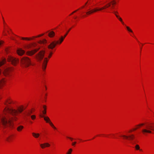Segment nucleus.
<instances>
[{"label": "nucleus", "instance_id": "obj_17", "mask_svg": "<svg viewBox=\"0 0 154 154\" xmlns=\"http://www.w3.org/2000/svg\"><path fill=\"white\" fill-rule=\"evenodd\" d=\"M48 35L50 37H53L55 35V33L54 32L51 31L49 33Z\"/></svg>", "mask_w": 154, "mask_h": 154}, {"label": "nucleus", "instance_id": "obj_2", "mask_svg": "<svg viewBox=\"0 0 154 154\" xmlns=\"http://www.w3.org/2000/svg\"><path fill=\"white\" fill-rule=\"evenodd\" d=\"M115 2L114 1H113L108 3H106L104 6L98 9L95 8L90 10L86 12V13L87 15H90L94 12H96L97 11H102L103 10L105 9L108 8L109 7L111 6V5L112 4V5H113L115 4Z\"/></svg>", "mask_w": 154, "mask_h": 154}, {"label": "nucleus", "instance_id": "obj_42", "mask_svg": "<svg viewBox=\"0 0 154 154\" xmlns=\"http://www.w3.org/2000/svg\"><path fill=\"white\" fill-rule=\"evenodd\" d=\"M78 10H76V11H73V12H72V13H73V14L75 12H76V11H77Z\"/></svg>", "mask_w": 154, "mask_h": 154}, {"label": "nucleus", "instance_id": "obj_32", "mask_svg": "<svg viewBox=\"0 0 154 154\" xmlns=\"http://www.w3.org/2000/svg\"><path fill=\"white\" fill-rule=\"evenodd\" d=\"M71 29V28H70L68 31L66 33V34L64 35V36H65V37H66V36L68 34V32H69V31L70 30V29Z\"/></svg>", "mask_w": 154, "mask_h": 154}, {"label": "nucleus", "instance_id": "obj_41", "mask_svg": "<svg viewBox=\"0 0 154 154\" xmlns=\"http://www.w3.org/2000/svg\"><path fill=\"white\" fill-rule=\"evenodd\" d=\"M29 115H30V113H32V110H29Z\"/></svg>", "mask_w": 154, "mask_h": 154}, {"label": "nucleus", "instance_id": "obj_11", "mask_svg": "<svg viewBox=\"0 0 154 154\" xmlns=\"http://www.w3.org/2000/svg\"><path fill=\"white\" fill-rule=\"evenodd\" d=\"M48 60L47 57L45 58L42 64V69L43 70L45 69Z\"/></svg>", "mask_w": 154, "mask_h": 154}, {"label": "nucleus", "instance_id": "obj_3", "mask_svg": "<svg viewBox=\"0 0 154 154\" xmlns=\"http://www.w3.org/2000/svg\"><path fill=\"white\" fill-rule=\"evenodd\" d=\"M152 131H154V123H149L146 125L145 128L142 130L143 134L146 135L147 133H152Z\"/></svg>", "mask_w": 154, "mask_h": 154}, {"label": "nucleus", "instance_id": "obj_16", "mask_svg": "<svg viewBox=\"0 0 154 154\" xmlns=\"http://www.w3.org/2000/svg\"><path fill=\"white\" fill-rule=\"evenodd\" d=\"M116 0H107L106 2H107V3H108L113 1H114L115 2V4H114L113 5H112V4H111V6L109 7L111 8V9L114 8V5L116 4V2L115 1Z\"/></svg>", "mask_w": 154, "mask_h": 154}, {"label": "nucleus", "instance_id": "obj_8", "mask_svg": "<svg viewBox=\"0 0 154 154\" xmlns=\"http://www.w3.org/2000/svg\"><path fill=\"white\" fill-rule=\"evenodd\" d=\"M21 62L24 66L27 67L28 66L29 59L27 57H24L21 59Z\"/></svg>", "mask_w": 154, "mask_h": 154}, {"label": "nucleus", "instance_id": "obj_51", "mask_svg": "<svg viewBox=\"0 0 154 154\" xmlns=\"http://www.w3.org/2000/svg\"><path fill=\"white\" fill-rule=\"evenodd\" d=\"M2 19H3V20H4V18H3V17H2Z\"/></svg>", "mask_w": 154, "mask_h": 154}, {"label": "nucleus", "instance_id": "obj_30", "mask_svg": "<svg viewBox=\"0 0 154 154\" xmlns=\"http://www.w3.org/2000/svg\"><path fill=\"white\" fill-rule=\"evenodd\" d=\"M112 12L113 13H114L115 14V15L116 16V15H118L117 14H118V12L117 11H113Z\"/></svg>", "mask_w": 154, "mask_h": 154}, {"label": "nucleus", "instance_id": "obj_10", "mask_svg": "<svg viewBox=\"0 0 154 154\" xmlns=\"http://www.w3.org/2000/svg\"><path fill=\"white\" fill-rule=\"evenodd\" d=\"M121 137H123L124 138L128 139V140H132L134 138V137L133 134H131L129 136H126L125 135H123L121 136Z\"/></svg>", "mask_w": 154, "mask_h": 154}, {"label": "nucleus", "instance_id": "obj_14", "mask_svg": "<svg viewBox=\"0 0 154 154\" xmlns=\"http://www.w3.org/2000/svg\"><path fill=\"white\" fill-rule=\"evenodd\" d=\"M12 69V68L10 67H8L5 70V71L4 72V75H6L8 74L9 72L11 71Z\"/></svg>", "mask_w": 154, "mask_h": 154}, {"label": "nucleus", "instance_id": "obj_28", "mask_svg": "<svg viewBox=\"0 0 154 154\" xmlns=\"http://www.w3.org/2000/svg\"><path fill=\"white\" fill-rule=\"evenodd\" d=\"M72 151V149H69L68 152L66 153V154H71Z\"/></svg>", "mask_w": 154, "mask_h": 154}, {"label": "nucleus", "instance_id": "obj_34", "mask_svg": "<svg viewBox=\"0 0 154 154\" xmlns=\"http://www.w3.org/2000/svg\"><path fill=\"white\" fill-rule=\"evenodd\" d=\"M21 39L23 40H28L29 39L27 38H24V37H22L21 38Z\"/></svg>", "mask_w": 154, "mask_h": 154}, {"label": "nucleus", "instance_id": "obj_43", "mask_svg": "<svg viewBox=\"0 0 154 154\" xmlns=\"http://www.w3.org/2000/svg\"><path fill=\"white\" fill-rule=\"evenodd\" d=\"M131 143H132L133 144H134V143L133 142H132V141H131Z\"/></svg>", "mask_w": 154, "mask_h": 154}, {"label": "nucleus", "instance_id": "obj_47", "mask_svg": "<svg viewBox=\"0 0 154 154\" xmlns=\"http://www.w3.org/2000/svg\"><path fill=\"white\" fill-rule=\"evenodd\" d=\"M4 35H7V34H6V33H5V34H4Z\"/></svg>", "mask_w": 154, "mask_h": 154}, {"label": "nucleus", "instance_id": "obj_6", "mask_svg": "<svg viewBox=\"0 0 154 154\" xmlns=\"http://www.w3.org/2000/svg\"><path fill=\"white\" fill-rule=\"evenodd\" d=\"M45 53V51L44 50H42L40 51L36 55V58L38 60L41 61L43 59Z\"/></svg>", "mask_w": 154, "mask_h": 154}, {"label": "nucleus", "instance_id": "obj_7", "mask_svg": "<svg viewBox=\"0 0 154 154\" xmlns=\"http://www.w3.org/2000/svg\"><path fill=\"white\" fill-rule=\"evenodd\" d=\"M8 61L11 62L12 64L16 65L19 62V60L12 57H9L8 59Z\"/></svg>", "mask_w": 154, "mask_h": 154}, {"label": "nucleus", "instance_id": "obj_4", "mask_svg": "<svg viewBox=\"0 0 154 154\" xmlns=\"http://www.w3.org/2000/svg\"><path fill=\"white\" fill-rule=\"evenodd\" d=\"M31 48V50H29V56L34 54L40 49V47L37 45V44L33 42L29 43V48Z\"/></svg>", "mask_w": 154, "mask_h": 154}, {"label": "nucleus", "instance_id": "obj_36", "mask_svg": "<svg viewBox=\"0 0 154 154\" xmlns=\"http://www.w3.org/2000/svg\"><path fill=\"white\" fill-rule=\"evenodd\" d=\"M76 143V142H73L72 143V146H74Z\"/></svg>", "mask_w": 154, "mask_h": 154}, {"label": "nucleus", "instance_id": "obj_26", "mask_svg": "<svg viewBox=\"0 0 154 154\" xmlns=\"http://www.w3.org/2000/svg\"><path fill=\"white\" fill-rule=\"evenodd\" d=\"M32 134H33V136L36 137V138H37V137H38L39 136V134H35V133H33Z\"/></svg>", "mask_w": 154, "mask_h": 154}, {"label": "nucleus", "instance_id": "obj_44", "mask_svg": "<svg viewBox=\"0 0 154 154\" xmlns=\"http://www.w3.org/2000/svg\"><path fill=\"white\" fill-rule=\"evenodd\" d=\"M3 23H4V24H5V21L4 20H3Z\"/></svg>", "mask_w": 154, "mask_h": 154}, {"label": "nucleus", "instance_id": "obj_5", "mask_svg": "<svg viewBox=\"0 0 154 154\" xmlns=\"http://www.w3.org/2000/svg\"><path fill=\"white\" fill-rule=\"evenodd\" d=\"M65 37V36H61L59 39V41H54L51 42L50 44L48 46V48L49 49H52L56 46L57 44H60L63 41Z\"/></svg>", "mask_w": 154, "mask_h": 154}, {"label": "nucleus", "instance_id": "obj_27", "mask_svg": "<svg viewBox=\"0 0 154 154\" xmlns=\"http://www.w3.org/2000/svg\"><path fill=\"white\" fill-rule=\"evenodd\" d=\"M135 148L137 150H140V151H142L141 149H140V146L138 145H136L135 146Z\"/></svg>", "mask_w": 154, "mask_h": 154}, {"label": "nucleus", "instance_id": "obj_22", "mask_svg": "<svg viewBox=\"0 0 154 154\" xmlns=\"http://www.w3.org/2000/svg\"><path fill=\"white\" fill-rule=\"evenodd\" d=\"M12 103H13V101L11 100L10 99H8V100H7L6 101V102L5 103V105H7V103L8 104H10Z\"/></svg>", "mask_w": 154, "mask_h": 154}, {"label": "nucleus", "instance_id": "obj_15", "mask_svg": "<svg viewBox=\"0 0 154 154\" xmlns=\"http://www.w3.org/2000/svg\"><path fill=\"white\" fill-rule=\"evenodd\" d=\"M5 82L6 81L4 79H2L0 81V88L5 84Z\"/></svg>", "mask_w": 154, "mask_h": 154}, {"label": "nucleus", "instance_id": "obj_25", "mask_svg": "<svg viewBox=\"0 0 154 154\" xmlns=\"http://www.w3.org/2000/svg\"><path fill=\"white\" fill-rule=\"evenodd\" d=\"M43 107L44 109V110L42 111V112L44 114H46V106H45L44 105L43 106Z\"/></svg>", "mask_w": 154, "mask_h": 154}, {"label": "nucleus", "instance_id": "obj_12", "mask_svg": "<svg viewBox=\"0 0 154 154\" xmlns=\"http://www.w3.org/2000/svg\"><path fill=\"white\" fill-rule=\"evenodd\" d=\"M40 146L42 149H44L46 147L50 146V144L48 143H45L43 144H41Z\"/></svg>", "mask_w": 154, "mask_h": 154}, {"label": "nucleus", "instance_id": "obj_38", "mask_svg": "<svg viewBox=\"0 0 154 154\" xmlns=\"http://www.w3.org/2000/svg\"><path fill=\"white\" fill-rule=\"evenodd\" d=\"M43 35H44V34H41V35H39L38 36H37L36 37H40L41 36H42Z\"/></svg>", "mask_w": 154, "mask_h": 154}, {"label": "nucleus", "instance_id": "obj_40", "mask_svg": "<svg viewBox=\"0 0 154 154\" xmlns=\"http://www.w3.org/2000/svg\"><path fill=\"white\" fill-rule=\"evenodd\" d=\"M35 37H33L32 38L29 37V40L32 39Z\"/></svg>", "mask_w": 154, "mask_h": 154}, {"label": "nucleus", "instance_id": "obj_33", "mask_svg": "<svg viewBox=\"0 0 154 154\" xmlns=\"http://www.w3.org/2000/svg\"><path fill=\"white\" fill-rule=\"evenodd\" d=\"M52 54V53L51 52H50V53H49L48 56V58H50L51 57Z\"/></svg>", "mask_w": 154, "mask_h": 154}, {"label": "nucleus", "instance_id": "obj_1", "mask_svg": "<svg viewBox=\"0 0 154 154\" xmlns=\"http://www.w3.org/2000/svg\"><path fill=\"white\" fill-rule=\"evenodd\" d=\"M23 107H18L17 109L5 108L4 114L0 115V122L5 127L12 125V122L16 121L17 118L16 116L18 113L21 112L23 110Z\"/></svg>", "mask_w": 154, "mask_h": 154}, {"label": "nucleus", "instance_id": "obj_20", "mask_svg": "<svg viewBox=\"0 0 154 154\" xmlns=\"http://www.w3.org/2000/svg\"><path fill=\"white\" fill-rule=\"evenodd\" d=\"M13 137L12 136H10L9 137H7L6 140L8 142H10L12 139Z\"/></svg>", "mask_w": 154, "mask_h": 154}, {"label": "nucleus", "instance_id": "obj_19", "mask_svg": "<svg viewBox=\"0 0 154 154\" xmlns=\"http://www.w3.org/2000/svg\"><path fill=\"white\" fill-rule=\"evenodd\" d=\"M47 42V40L45 39H44L42 40H40L39 41L38 43L39 44H45Z\"/></svg>", "mask_w": 154, "mask_h": 154}, {"label": "nucleus", "instance_id": "obj_39", "mask_svg": "<svg viewBox=\"0 0 154 154\" xmlns=\"http://www.w3.org/2000/svg\"><path fill=\"white\" fill-rule=\"evenodd\" d=\"M67 137L71 141H72L73 140V138L70 137Z\"/></svg>", "mask_w": 154, "mask_h": 154}, {"label": "nucleus", "instance_id": "obj_37", "mask_svg": "<svg viewBox=\"0 0 154 154\" xmlns=\"http://www.w3.org/2000/svg\"><path fill=\"white\" fill-rule=\"evenodd\" d=\"M4 42L2 41H0V45Z\"/></svg>", "mask_w": 154, "mask_h": 154}, {"label": "nucleus", "instance_id": "obj_50", "mask_svg": "<svg viewBox=\"0 0 154 154\" xmlns=\"http://www.w3.org/2000/svg\"><path fill=\"white\" fill-rule=\"evenodd\" d=\"M132 130H131L130 132H132Z\"/></svg>", "mask_w": 154, "mask_h": 154}, {"label": "nucleus", "instance_id": "obj_29", "mask_svg": "<svg viewBox=\"0 0 154 154\" xmlns=\"http://www.w3.org/2000/svg\"><path fill=\"white\" fill-rule=\"evenodd\" d=\"M126 28L127 29V30L128 31L131 32H133L132 31L130 28L129 27L127 26Z\"/></svg>", "mask_w": 154, "mask_h": 154}, {"label": "nucleus", "instance_id": "obj_48", "mask_svg": "<svg viewBox=\"0 0 154 154\" xmlns=\"http://www.w3.org/2000/svg\"><path fill=\"white\" fill-rule=\"evenodd\" d=\"M84 6H83L82 7V8H84Z\"/></svg>", "mask_w": 154, "mask_h": 154}, {"label": "nucleus", "instance_id": "obj_35", "mask_svg": "<svg viewBox=\"0 0 154 154\" xmlns=\"http://www.w3.org/2000/svg\"><path fill=\"white\" fill-rule=\"evenodd\" d=\"M5 51L7 53L8 52V48H6L5 49Z\"/></svg>", "mask_w": 154, "mask_h": 154}, {"label": "nucleus", "instance_id": "obj_13", "mask_svg": "<svg viewBox=\"0 0 154 154\" xmlns=\"http://www.w3.org/2000/svg\"><path fill=\"white\" fill-rule=\"evenodd\" d=\"M17 54L20 55L22 56L24 53V51L21 48H18L17 51Z\"/></svg>", "mask_w": 154, "mask_h": 154}, {"label": "nucleus", "instance_id": "obj_31", "mask_svg": "<svg viewBox=\"0 0 154 154\" xmlns=\"http://www.w3.org/2000/svg\"><path fill=\"white\" fill-rule=\"evenodd\" d=\"M31 117L32 120H34L35 118V116L34 115H33L31 116Z\"/></svg>", "mask_w": 154, "mask_h": 154}, {"label": "nucleus", "instance_id": "obj_23", "mask_svg": "<svg viewBox=\"0 0 154 154\" xmlns=\"http://www.w3.org/2000/svg\"><path fill=\"white\" fill-rule=\"evenodd\" d=\"M6 62V60L5 59H4L2 60L0 62V66H1L2 65L4 64Z\"/></svg>", "mask_w": 154, "mask_h": 154}, {"label": "nucleus", "instance_id": "obj_21", "mask_svg": "<svg viewBox=\"0 0 154 154\" xmlns=\"http://www.w3.org/2000/svg\"><path fill=\"white\" fill-rule=\"evenodd\" d=\"M144 125H145L144 123H141V124H139L138 125H137V126L138 127L133 129V130H134V131L136 130H137V129L138 128L140 127L143 126Z\"/></svg>", "mask_w": 154, "mask_h": 154}, {"label": "nucleus", "instance_id": "obj_24", "mask_svg": "<svg viewBox=\"0 0 154 154\" xmlns=\"http://www.w3.org/2000/svg\"><path fill=\"white\" fill-rule=\"evenodd\" d=\"M23 128L22 126H20L17 128V130L18 131H20L22 130Z\"/></svg>", "mask_w": 154, "mask_h": 154}, {"label": "nucleus", "instance_id": "obj_18", "mask_svg": "<svg viewBox=\"0 0 154 154\" xmlns=\"http://www.w3.org/2000/svg\"><path fill=\"white\" fill-rule=\"evenodd\" d=\"M116 17L122 23V24L123 25L124 24V22L122 20V18L120 17L118 15H116Z\"/></svg>", "mask_w": 154, "mask_h": 154}, {"label": "nucleus", "instance_id": "obj_49", "mask_svg": "<svg viewBox=\"0 0 154 154\" xmlns=\"http://www.w3.org/2000/svg\"><path fill=\"white\" fill-rule=\"evenodd\" d=\"M73 13H72L70 15H71L73 14Z\"/></svg>", "mask_w": 154, "mask_h": 154}, {"label": "nucleus", "instance_id": "obj_45", "mask_svg": "<svg viewBox=\"0 0 154 154\" xmlns=\"http://www.w3.org/2000/svg\"><path fill=\"white\" fill-rule=\"evenodd\" d=\"M32 123V121H29V123Z\"/></svg>", "mask_w": 154, "mask_h": 154}, {"label": "nucleus", "instance_id": "obj_9", "mask_svg": "<svg viewBox=\"0 0 154 154\" xmlns=\"http://www.w3.org/2000/svg\"><path fill=\"white\" fill-rule=\"evenodd\" d=\"M42 117H44V119L47 123H49L50 125L54 129H56V128L54 126L53 124L49 118L48 117H44L43 116H41Z\"/></svg>", "mask_w": 154, "mask_h": 154}, {"label": "nucleus", "instance_id": "obj_46", "mask_svg": "<svg viewBox=\"0 0 154 154\" xmlns=\"http://www.w3.org/2000/svg\"><path fill=\"white\" fill-rule=\"evenodd\" d=\"M87 2H86L85 3V5H86L87 4Z\"/></svg>", "mask_w": 154, "mask_h": 154}]
</instances>
